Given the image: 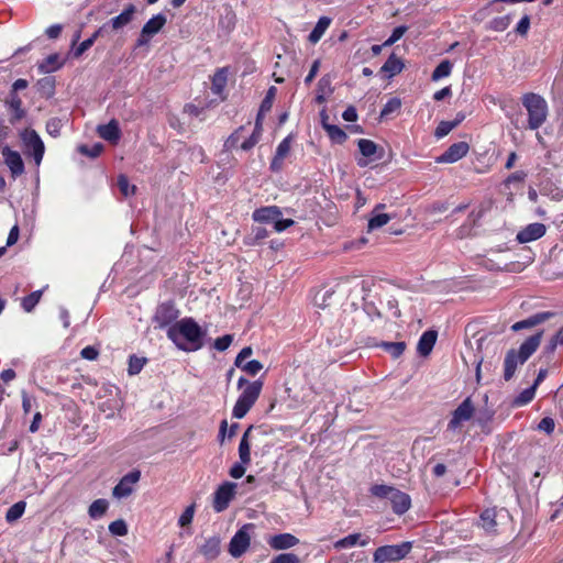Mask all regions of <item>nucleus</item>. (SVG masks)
<instances>
[{
	"instance_id": "f257e3e1",
	"label": "nucleus",
	"mask_w": 563,
	"mask_h": 563,
	"mask_svg": "<svg viewBox=\"0 0 563 563\" xmlns=\"http://www.w3.org/2000/svg\"><path fill=\"white\" fill-rule=\"evenodd\" d=\"M203 335L201 327L192 318H183L167 329L168 339L185 352L201 349Z\"/></svg>"
},
{
	"instance_id": "f03ea898",
	"label": "nucleus",
	"mask_w": 563,
	"mask_h": 563,
	"mask_svg": "<svg viewBox=\"0 0 563 563\" xmlns=\"http://www.w3.org/2000/svg\"><path fill=\"white\" fill-rule=\"evenodd\" d=\"M238 388L242 391L233 406L232 417L242 419L257 401L263 388V382L260 379L250 382L245 377H240Z\"/></svg>"
},
{
	"instance_id": "7ed1b4c3",
	"label": "nucleus",
	"mask_w": 563,
	"mask_h": 563,
	"mask_svg": "<svg viewBox=\"0 0 563 563\" xmlns=\"http://www.w3.org/2000/svg\"><path fill=\"white\" fill-rule=\"evenodd\" d=\"M521 101L528 113V128L538 130L548 119V102L542 96L533 92L525 93Z\"/></svg>"
},
{
	"instance_id": "20e7f679",
	"label": "nucleus",
	"mask_w": 563,
	"mask_h": 563,
	"mask_svg": "<svg viewBox=\"0 0 563 563\" xmlns=\"http://www.w3.org/2000/svg\"><path fill=\"white\" fill-rule=\"evenodd\" d=\"M412 548L411 542L400 544L383 545L375 550L373 560L375 563L397 562L407 556Z\"/></svg>"
},
{
	"instance_id": "39448f33",
	"label": "nucleus",
	"mask_w": 563,
	"mask_h": 563,
	"mask_svg": "<svg viewBox=\"0 0 563 563\" xmlns=\"http://www.w3.org/2000/svg\"><path fill=\"white\" fill-rule=\"evenodd\" d=\"M21 141L25 148V154L33 157L36 166H40L44 156L45 146L36 133L32 129H25L20 133Z\"/></svg>"
},
{
	"instance_id": "423d86ee",
	"label": "nucleus",
	"mask_w": 563,
	"mask_h": 563,
	"mask_svg": "<svg viewBox=\"0 0 563 563\" xmlns=\"http://www.w3.org/2000/svg\"><path fill=\"white\" fill-rule=\"evenodd\" d=\"M254 529V525L246 523L232 537L229 543V553L233 558H240L250 547L251 534L250 532Z\"/></svg>"
},
{
	"instance_id": "0eeeda50",
	"label": "nucleus",
	"mask_w": 563,
	"mask_h": 563,
	"mask_svg": "<svg viewBox=\"0 0 563 563\" xmlns=\"http://www.w3.org/2000/svg\"><path fill=\"white\" fill-rule=\"evenodd\" d=\"M179 317V311L172 302H164L156 308L153 317V322L156 328L163 329L170 327Z\"/></svg>"
},
{
	"instance_id": "6e6552de",
	"label": "nucleus",
	"mask_w": 563,
	"mask_h": 563,
	"mask_svg": "<svg viewBox=\"0 0 563 563\" xmlns=\"http://www.w3.org/2000/svg\"><path fill=\"white\" fill-rule=\"evenodd\" d=\"M474 415V406L471 398H466L453 411L452 418L448 424L450 430H456L463 422L468 421Z\"/></svg>"
},
{
	"instance_id": "1a4fd4ad",
	"label": "nucleus",
	"mask_w": 563,
	"mask_h": 563,
	"mask_svg": "<svg viewBox=\"0 0 563 563\" xmlns=\"http://www.w3.org/2000/svg\"><path fill=\"white\" fill-rule=\"evenodd\" d=\"M470 151V146L466 142H457L452 144L444 153L435 158L437 163L440 164H453L463 158Z\"/></svg>"
},
{
	"instance_id": "9d476101",
	"label": "nucleus",
	"mask_w": 563,
	"mask_h": 563,
	"mask_svg": "<svg viewBox=\"0 0 563 563\" xmlns=\"http://www.w3.org/2000/svg\"><path fill=\"white\" fill-rule=\"evenodd\" d=\"M2 156L13 178L24 173V163L19 152L4 146L2 148Z\"/></svg>"
},
{
	"instance_id": "9b49d317",
	"label": "nucleus",
	"mask_w": 563,
	"mask_h": 563,
	"mask_svg": "<svg viewBox=\"0 0 563 563\" xmlns=\"http://www.w3.org/2000/svg\"><path fill=\"white\" fill-rule=\"evenodd\" d=\"M547 228L544 224L534 222L528 224L517 234V241L519 243H529L542 238L545 234Z\"/></svg>"
},
{
	"instance_id": "f8f14e48",
	"label": "nucleus",
	"mask_w": 563,
	"mask_h": 563,
	"mask_svg": "<svg viewBox=\"0 0 563 563\" xmlns=\"http://www.w3.org/2000/svg\"><path fill=\"white\" fill-rule=\"evenodd\" d=\"M291 135L286 136L277 146L276 153L271 162V170L279 172L283 168L284 159L288 156L291 148Z\"/></svg>"
},
{
	"instance_id": "ddd939ff",
	"label": "nucleus",
	"mask_w": 563,
	"mask_h": 563,
	"mask_svg": "<svg viewBox=\"0 0 563 563\" xmlns=\"http://www.w3.org/2000/svg\"><path fill=\"white\" fill-rule=\"evenodd\" d=\"M267 543L274 550H287L296 547L299 539L291 533H279L269 537Z\"/></svg>"
},
{
	"instance_id": "4468645a",
	"label": "nucleus",
	"mask_w": 563,
	"mask_h": 563,
	"mask_svg": "<svg viewBox=\"0 0 563 563\" xmlns=\"http://www.w3.org/2000/svg\"><path fill=\"white\" fill-rule=\"evenodd\" d=\"M526 361L517 353V350H509L506 354L504 362V378L509 380L515 375V372L519 365H522Z\"/></svg>"
},
{
	"instance_id": "2eb2a0df",
	"label": "nucleus",
	"mask_w": 563,
	"mask_h": 563,
	"mask_svg": "<svg viewBox=\"0 0 563 563\" xmlns=\"http://www.w3.org/2000/svg\"><path fill=\"white\" fill-rule=\"evenodd\" d=\"M97 132L101 139L110 143H118L121 137V130L117 120H111L108 124L98 125Z\"/></svg>"
},
{
	"instance_id": "dca6fc26",
	"label": "nucleus",
	"mask_w": 563,
	"mask_h": 563,
	"mask_svg": "<svg viewBox=\"0 0 563 563\" xmlns=\"http://www.w3.org/2000/svg\"><path fill=\"white\" fill-rule=\"evenodd\" d=\"M500 514L495 508L486 509L482 512L478 526L488 534L497 531V517Z\"/></svg>"
},
{
	"instance_id": "f3484780",
	"label": "nucleus",
	"mask_w": 563,
	"mask_h": 563,
	"mask_svg": "<svg viewBox=\"0 0 563 563\" xmlns=\"http://www.w3.org/2000/svg\"><path fill=\"white\" fill-rule=\"evenodd\" d=\"M438 333L433 330H428L420 336L417 351L421 356H428L437 342Z\"/></svg>"
},
{
	"instance_id": "a211bd4d",
	"label": "nucleus",
	"mask_w": 563,
	"mask_h": 563,
	"mask_svg": "<svg viewBox=\"0 0 563 563\" xmlns=\"http://www.w3.org/2000/svg\"><path fill=\"white\" fill-rule=\"evenodd\" d=\"M543 332L540 331L528 338L519 347L517 353L527 361L539 347Z\"/></svg>"
},
{
	"instance_id": "6ab92c4d",
	"label": "nucleus",
	"mask_w": 563,
	"mask_h": 563,
	"mask_svg": "<svg viewBox=\"0 0 563 563\" xmlns=\"http://www.w3.org/2000/svg\"><path fill=\"white\" fill-rule=\"evenodd\" d=\"M140 471H132L124 475L121 481L114 486L112 493H133L134 485L140 481Z\"/></svg>"
},
{
	"instance_id": "aec40b11",
	"label": "nucleus",
	"mask_w": 563,
	"mask_h": 563,
	"mask_svg": "<svg viewBox=\"0 0 563 563\" xmlns=\"http://www.w3.org/2000/svg\"><path fill=\"white\" fill-rule=\"evenodd\" d=\"M282 211L276 206L263 207L253 212V220L256 222H275L280 218Z\"/></svg>"
},
{
	"instance_id": "412c9836",
	"label": "nucleus",
	"mask_w": 563,
	"mask_h": 563,
	"mask_svg": "<svg viewBox=\"0 0 563 563\" xmlns=\"http://www.w3.org/2000/svg\"><path fill=\"white\" fill-rule=\"evenodd\" d=\"M368 538H363L361 533L349 534L333 543L334 549H349L356 545L366 547L368 544Z\"/></svg>"
},
{
	"instance_id": "4be33fe9",
	"label": "nucleus",
	"mask_w": 563,
	"mask_h": 563,
	"mask_svg": "<svg viewBox=\"0 0 563 563\" xmlns=\"http://www.w3.org/2000/svg\"><path fill=\"white\" fill-rule=\"evenodd\" d=\"M357 146L361 154L363 155V158H360L357 161V165L361 167H365L368 164L367 158H372L376 154L377 145L371 140L360 139L357 141Z\"/></svg>"
},
{
	"instance_id": "5701e85b",
	"label": "nucleus",
	"mask_w": 563,
	"mask_h": 563,
	"mask_svg": "<svg viewBox=\"0 0 563 563\" xmlns=\"http://www.w3.org/2000/svg\"><path fill=\"white\" fill-rule=\"evenodd\" d=\"M552 316L551 312H539V313H536L525 320H521V321H518L516 323H514L511 325V330L517 332V331H520L522 329H529V328H533L542 322H544L545 320H548L550 317Z\"/></svg>"
},
{
	"instance_id": "b1692460",
	"label": "nucleus",
	"mask_w": 563,
	"mask_h": 563,
	"mask_svg": "<svg viewBox=\"0 0 563 563\" xmlns=\"http://www.w3.org/2000/svg\"><path fill=\"white\" fill-rule=\"evenodd\" d=\"M254 430L253 426H250L244 434L242 435V439L239 444V457L242 464H250L251 462V443L250 438L252 435V432Z\"/></svg>"
},
{
	"instance_id": "393cba45",
	"label": "nucleus",
	"mask_w": 563,
	"mask_h": 563,
	"mask_svg": "<svg viewBox=\"0 0 563 563\" xmlns=\"http://www.w3.org/2000/svg\"><path fill=\"white\" fill-rule=\"evenodd\" d=\"M379 497H388L395 514L402 515L411 506L410 495H378Z\"/></svg>"
},
{
	"instance_id": "a878e982",
	"label": "nucleus",
	"mask_w": 563,
	"mask_h": 563,
	"mask_svg": "<svg viewBox=\"0 0 563 563\" xmlns=\"http://www.w3.org/2000/svg\"><path fill=\"white\" fill-rule=\"evenodd\" d=\"M166 23L164 14H156L151 18L142 27V37L153 36L158 33Z\"/></svg>"
},
{
	"instance_id": "bb28decb",
	"label": "nucleus",
	"mask_w": 563,
	"mask_h": 563,
	"mask_svg": "<svg viewBox=\"0 0 563 563\" xmlns=\"http://www.w3.org/2000/svg\"><path fill=\"white\" fill-rule=\"evenodd\" d=\"M220 538L211 537L205 541V543L200 547L201 554L207 560H214L220 553Z\"/></svg>"
},
{
	"instance_id": "cd10ccee",
	"label": "nucleus",
	"mask_w": 563,
	"mask_h": 563,
	"mask_svg": "<svg viewBox=\"0 0 563 563\" xmlns=\"http://www.w3.org/2000/svg\"><path fill=\"white\" fill-rule=\"evenodd\" d=\"M384 207L385 206L382 203L377 205L374 211L372 212V216L368 219L367 224L368 231L379 229L390 221L391 217L389 214L377 212V210L383 209Z\"/></svg>"
},
{
	"instance_id": "c85d7f7f",
	"label": "nucleus",
	"mask_w": 563,
	"mask_h": 563,
	"mask_svg": "<svg viewBox=\"0 0 563 563\" xmlns=\"http://www.w3.org/2000/svg\"><path fill=\"white\" fill-rule=\"evenodd\" d=\"M135 12V7L133 4H129L119 15L112 18L110 20V24L113 30H119L126 24H129Z\"/></svg>"
},
{
	"instance_id": "c756f323",
	"label": "nucleus",
	"mask_w": 563,
	"mask_h": 563,
	"mask_svg": "<svg viewBox=\"0 0 563 563\" xmlns=\"http://www.w3.org/2000/svg\"><path fill=\"white\" fill-rule=\"evenodd\" d=\"M404 68V63L395 54H391L385 64L382 66V71L388 77H394L399 74Z\"/></svg>"
},
{
	"instance_id": "7c9ffc66",
	"label": "nucleus",
	"mask_w": 563,
	"mask_h": 563,
	"mask_svg": "<svg viewBox=\"0 0 563 563\" xmlns=\"http://www.w3.org/2000/svg\"><path fill=\"white\" fill-rule=\"evenodd\" d=\"M331 24V19L328 16H321L317 24L314 25L313 30L309 34V41L313 44L319 42L328 27Z\"/></svg>"
},
{
	"instance_id": "2f4dec72",
	"label": "nucleus",
	"mask_w": 563,
	"mask_h": 563,
	"mask_svg": "<svg viewBox=\"0 0 563 563\" xmlns=\"http://www.w3.org/2000/svg\"><path fill=\"white\" fill-rule=\"evenodd\" d=\"M62 66L63 62L59 56L57 54H52L40 64L38 69L42 74H49L58 70Z\"/></svg>"
},
{
	"instance_id": "473e14b6",
	"label": "nucleus",
	"mask_w": 563,
	"mask_h": 563,
	"mask_svg": "<svg viewBox=\"0 0 563 563\" xmlns=\"http://www.w3.org/2000/svg\"><path fill=\"white\" fill-rule=\"evenodd\" d=\"M322 125L332 142L342 144L346 141L347 135L340 126L334 125V124H329L325 122H323Z\"/></svg>"
},
{
	"instance_id": "72a5a7b5",
	"label": "nucleus",
	"mask_w": 563,
	"mask_h": 563,
	"mask_svg": "<svg viewBox=\"0 0 563 563\" xmlns=\"http://www.w3.org/2000/svg\"><path fill=\"white\" fill-rule=\"evenodd\" d=\"M9 106L13 112L12 122L19 121L25 115V111L22 108V100L16 93H11Z\"/></svg>"
},
{
	"instance_id": "f704fd0d",
	"label": "nucleus",
	"mask_w": 563,
	"mask_h": 563,
	"mask_svg": "<svg viewBox=\"0 0 563 563\" xmlns=\"http://www.w3.org/2000/svg\"><path fill=\"white\" fill-rule=\"evenodd\" d=\"M25 506H26V504L23 500H20L18 503H15L14 505H12L5 514V520L9 523H12V522L16 521L18 519H20L22 517V515L24 514Z\"/></svg>"
},
{
	"instance_id": "c9c22d12",
	"label": "nucleus",
	"mask_w": 563,
	"mask_h": 563,
	"mask_svg": "<svg viewBox=\"0 0 563 563\" xmlns=\"http://www.w3.org/2000/svg\"><path fill=\"white\" fill-rule=\"evenodd\" d=\"M452 68H453V65L450 60H448V59L442 60L433 70L432 76H431L432 80L438 81L442 78L450 76Z\"/></svg>"
},
{
	"instance_id": "e433bc0d",
	"label": "nucleus",
	"mask_w": 563,
	"mask_h": 563,
	"mask_svg": "<svg viewBox=\"0 0 563 563\" xmlns=\"http://www.w3.org/2000/svg\"><path fill=\"white\" fill-rule=\"evenodd\" d=\"M108 507L109 503L106 499H97L90 505L88 514L91 518L98 519L104 515Z\"/></svg>"
},
{
	"instance_id": "4c0bfd02",
	"label": "nucleus",
	"mask_w": 563,
	"mask_h": 563,
	"mask_svg": "<svg viewBox=\"0 0 563 563\" xmlns=\"http://www.w3.org/2000/svg\"><path fill=\"white\" fill-rule=\"evenodd\" d=\"M227 85V69H219L212 78V91L221 93Z\"/></svg>"
},
{
	"instance_id": "58836bf2",
	"label": "nucleus",
	"mask_w": 563,
	"mask_h": 563,
	"mask_svg": "<svg viewBox=\"0 0 563 563\" xmlns=\"http://www.w3.org/2000/svg\"><path fill=\"white\" fill-rule=\"evenodd\" d=\"M382 347L394 358H397L404 353L406 344L405 342H384Z\"/></svg>"
},
{
	"instance_id": "ea45409f",
	"label": "nucleus",
	"mask_w": 563,
	"mask_h": 563,
	"mask_svg": "<svg viewBox=\"0 0 563 563\" xmlns=\"http://www.w3.org/2000/svg\"><path fill=\"white\" fill-rule=\"evenodd\" d=\"M42 297V290H35L31 292L29 296L24 297L22 300V307L24 311L31 312L35 306L38 303Z\"/></svg>"
},
{
	"instance_id": "a19ab883",
	"label": "nucleus",
	"mask_w": 563,
	"mask_h": 563,
	"mask_svg": "<svg viewBox=\"0 0 563 563\" xmlns=\"http://www.w3.org/2000/svg\"><path fill=\"white\" fill-rule=\"evenodd\" d=\"M118 187L124 197L133 196L136 190L135 185H131L128 177L124 175L118 177Z\"/></svg>"
},
{
	"instance_id": "79ce46f5",
	"label": "nucleus",
	"mask_w": 563,
	"mask_h": 563,
	"mask_svg": "<svg viewBox=\"0 0 563 563\" xmlns=\"http://www.w3.org/2000/svg\"><path fill=\"white\" fill-rule=\"evenodd\" d=\"M103 27H100L99 30H97L89 38L82 41L79 46L76 48L75 51V56H80L82 55L86 51H88L92 45L93 43L96 42V40L99 37V35L101 34Z\"/></svg>"
},
{
	"instance_id": "37998d69",
	"label": "nucleus",
	"mask_w": 563,
	"mask_h": 563,
	"mask_svg": "<svg viewBox=\"0 0 563 563\" xmlns=\"http://www.w3.org/2000/svg\"><path fill=\"white\" fill-rule=\"evenodd\" d=\"M145 363H146V360L144 357H137L135 355L130 356L129 367H128L129 375L139 374L142 371V368L144 367Z\"/></svg>"
},
{
	"instance_id": "c03bdc74",
	"label": "nucleus",
	"mask_w": 563,
	"mask_h": 563,
	"mask_svg": "<svg viewBox=\"0 0 563 563\" xmlns=\"http://www.w3.org/2000/svg\"><path fill=\"white\" fill-rule=\"evenodd\" d=\"M78 151L86 156H89L91 158L98 157L101 152L103 151V145L101 143H95L92 146L88 145H79Z\"/></svg>"
},
{
	"instance_id": "a18cd8bd",
	"label": "nucleus",
	"mask_w": 563,
	"mask_h": 563,
	"mask_svg": "<svg viewBox=\"0 0 563 563\" xmlns=\"http://www.w3.org/2000/svg\"><path fill=\"white\" fill-rule=\"evenodd\" d=\"M455 128H456V122L441 121L434 131V136L437 139H442V137L446 136Z\"/></svg>"
},
{
	"instance_id": "49530a36",
	"label": "nucleus",
	"mask_w": 563,
	"mask_h": 563,
	"mask_svg": "<svg viewBox=\"0 0 563 563\" xmlns=\"http://www.w3.org/2000/svg\"><path fill=\"white\" fill-rule=\"evenodd\" d=\"M109 531L117 537H123L128 533V526L124 520L119 519L109 525Z\"/></svg>"
},
{
	"instance_id": "de8ad7c7",
	"label": "nucleus",
	"mask_w": 563,
	"mask_h": 563,
	"mask_svg": "<svg viewBox=\"0 0 563 563\" xmlns=\"http://www.w3.org/2000/svg\"><path fill=\"white\" fill-rule=\"evenodd\" d=\"M233 495H216L213 508L217 512H221L228 508Z\"/></svg>"
},
{
	"instance_id": "09e8293b",
	"label": "nucleus",
	"mask_w": 563,
	"mask_h": 563,
	"mask_svg": "<svg viewBox=\"0 0 563 563\" xmlns=\"http://www.w3.org/2000/svg\"><path fill=\"white\" fill-rule=\"evenodd\" d=\"M407 30L408 27L405 25H399L395 27L391 35L384 42V46H391L393 44H395L404 36Z\"/></svg>"
},
{
	"instance_id": "8fccbe9b",
	"label": "nucleus",
	"mask_w": 563,
	"mask_h": 563,
	"mask_svg": "<svg viewBox=\"0 0 563 563\" xmlns=\"http://www.w3.org/2000/svg\"><path fill=\"white\" fill-rule=\"evenodd\" d=\"M194 515H195V504H191L188 507H186L184 512L180 515V517L178 519L179 526L186 527V526L190 525L192 521Z\"/></svg>"
},
{
	"instance_id": "3c124183",
	"label": "nucleus",
	"mask_w": 563,
	"mask_h": 563,
	"mask_svg": "<svg viewBox=\"0 0 563 563\" xmlns=\"http://www.w3.org/2000/svg\"><path fill=\"white\" fill-rule=\"evenodd\" d=\"M559 345H563V327L549 341L547 352L553 353Z\"/></svg>"
},
{
	"instance_id": "603ef678",
	"label": "nucleus",
	"mask_w": 563,
	"mask_h": 563,
	"mask_svg": "<svg viewBox=\"0 0 563 563\" xmlns=\"http://www.w3.org/2000/svg\"><path fill=\"white\" fill-rule=\"evenodd\" d=\"M240 368H242L247 374L255 376L258 372L262 371L263 364L257 360H252L243 364Z\"/></svg>"
},
{
	"instance_id": "864d4df0",
	"label": "nucleus",
	"mask_w": 563,
	"mask_h": 563,
	"mask_svg": "<svg viewBox=\"0 0 563 563\" xmlns=\"http://www.w3.org/2000/svg\"><path fill=\"white\" fill-rule=\"evenodd\" d=\"M275 92H276L275 87H271L268 89L265 98L263 99V101L261 103V107H260L261 112H268L272 109L273 100L275 98Z\"/></svg>"
},
{
	"instance_id": "5fc2aeb1",
	"label": "nucleus",
	"mask_w": 563,
	"mask_h": 563,
	"mask_svg": "<svg viewBox=\"0 0 563 563\" xmlns=\"http://www.w3.org/2000/svg\"><path fill=\"white\" fill-rule=\"evenodd\" d=\"M269 563H300V559L295 553H282L275 556Z\"/></svg>"
},
{
	"instance_id": "6e6d98bb",
	"label": "nucleus",
	"mask_w": 563,
	"mask_h": 563,
	"mask_svg": "<svg viewBox=\"0 0 563 563\" xmlns=\"http://www.w3.org/2000/svg\"><path fill=\"white\" fill-rule=\"evenodd\" d=\"M232 341L233 336L231 334H225L220 338H217L213 346L216 350L223 352L231 345Z\"/></svg>"
},
{
	"instance_id": "4d7b16f0",
	"label": "nucleus",
	"mask_w": 563,
	"mask_h": 563,
	"mask_svg": "<svg viewBox=\"0 0 563 563\" xmlns=\"http://www.w3.org/2000/svg\"><path fill=\"white\" fill-rule=\"evenodd\" d=\"M534 397V386L525 389L515 400L516 405L522 406L528 404Z\"/></svg>"
},
{
	"instance_id": "13d9d810",
	"label": "nucleus",
	"mask_w": 563,
	"mask_h": 563,
	"mask_svg": "<svg viewBox=\"0 0 563 563\" xmlns=\"http://www.w3.org/2000/svg\"><path fill=\"white\" fill-rule=\"evenodd\" d=\"M509 25V19L508 16H500L495 18L493 21H490V29L497 32L505 31Z\"/></svg>"
},
{
	"instance_id": "bf43d9fd",
	"label": "nucleus",
	"mask_w": 563,
	"mask_h": 563,
	"mask_svg": "<svg viewBox=\"0 0 563 563\" xmlns=\"http://www.w3.org/2000/svg\"><path fill=\"white\" fill-rule=\"evenodd\" d=\"M555 422L550 417H544L538 424V430L545 432L547 434H551L554 431Z\"/></svg>"
},
{
	"instance_id": "052dcab7",
	"label": "nucleus",
	"mask_w": 563,
	"mask_h": 563,
	"mask_svg": "<svg viewBox=\"0 0 563 563\" xmlns=\"http://www.w3.org/2000/svg\"><path fill=\"white\" fill-rule=\"evenodd\" d=\"M80 355L85 360L95 361L99 355V351L97 347L88 345L81 350Z\"/></svg>"
},
{
	"instance_id": "680f3d73",
	"label": "nucleus",
	"mask_w": 563,
	"mask_h": 563,
	"mask_svg": "<svg viewBox=\"0 0 563 563\" xmlns=\"http://www.w3.org/2000/svg\"><path fill=\"white\" fill-rule=\"evenodd\" d=\"M401 106V102L397 98L390 99L383 108L382 115H387L396 110H398Z\"/></svg>"
},
{
	"instance_id": "e2e57ef3",
	"label": "nucleus",
	"mask_w": 563,
	"mask_h": 563,
	"mask_svg": "<svg viewBox=\"0 0 563 563\" xmlns=\"http://www.w3.org/2000/svg\"><path fill=\"white\" fill-rule=\"evenodd\" d=\"M261 135L262 134H256V132L253 131L251 136L242 142L241 148L243 151H250L252 147H254L258 143Z\"/></svg>"
},
{
	"instance_id": "0e129e2a",
	"label": "nucleus",
	"mask_w": 563,
	"mask_h": 563,
	"mask_svg": "<svg viewBox=\"0 0 563 563\" xmlns=\"http://www.w3.org/2000/svg\"><path fill=\"white\" fill-rule=\"evenodd\" d=\"M253 351H252V347L251 346H245L243 347L240 353L238 354L236 358H235V366L236 367H241L244 363V360H246L247 357H250L252 355Z\"/></svg>"
},
{
	"instance_id": "69168bd1",
	"label": "nucleus",
	"mask_w": 563,
	"mask_h": 563,
	"mask_svg": "<svg viewBox=\"0 0 563 563\" xmlns=\"http://www.w3.org/2000/svg\"><path fill=\"white\" fill-rule=\"evenodd\" d=\"M529 26H530V19L528 15H525L522 16L518 24H517V27H516V31L520 34V35H525L527 34L528 30H529Z\"/></svg>"
},
{
	"instance_id": "338daca9",
	"label": "nucleus",
	"mask_w": 563,
	"mask_h": 563,
	"mask_svg": "<svg viewBox=\"0 0 563 563\" xmlns=\"http://www.w3.org/2000/svg\"><path fill=\"white\" fill-rule=\"evenodd\" d=\"M294 223L295 222L291 219H280V218H278L274 222V228H275V230L277 232H282V231L288 229L289 227H291Z\"/></svg>"
},
{
	"instance_id": "774afa93",
	"label": "nucleus",
	"mask_w": 563,
	"mask_h": 563,
	"mask_svg": "<svg viewBox=\"0 0 563 563\" xmlns=\"http://www.w3.org/2000/svg\"><path fill=\"white\" fill-rule=\"evenodd\" d=\"M552 512L550 515L551 520H555L561 512H563V496L555 503H551Z\"/></svg>"
}]
</instances>
